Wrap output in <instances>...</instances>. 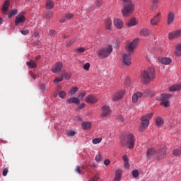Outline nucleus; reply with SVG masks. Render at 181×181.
<instances>
[{
  "label": "nucleus",
  "instance_id": "49530a36",
  "mask_svg": "<svg viewBox=\"0 0 181 181\" xmlns=\"http://www.w3.org/2000/svg\"><path fill=\"white\" fill-rule=\"evenodd\" d=\"M62 74H63V77L66 80H69L70 77H71V74L70 73L62 72Z\"/></svg>",
  "mask_w": 181,
  "mask_h": 181
},
{
  "label": "nucleus",
  "instance_id": "f8f14e48",
  "mask_svg": "<svg viewBox=\"0 0 181 181\" xmlns=\"http://www.w3.org/2000/svg\"><path fill=\"white\" fill-rule=\"evenodd\" d=\"M85 101L88 104H95V103H98V99L94 95H88L86 97Z\"/></svg>",
  "mask_w": 181,
  "mask_h": 181
},
{
  "label": "nucleus",
  "instance_id": "7c9ffc66",
  "mask_svg": "<svg viewBox=\"0 0 181 181\" xmlns=\"http://www.w3.org/2000/svg\"><path fill=\"white\" fill-rule=\"evenodd\" d=\"M27 66L30 69H36L37 67V64H36V62L30 60V62H27Z\"/></svg>",
  "mask_w": 181,
  "mask_h": 181
},
{
  "label": "nucleus",
  "instance_id": "e433bc0d",
  "mask_svg": "<svg viewBox=\"0 0 181 181\" xmlns=\"http://www.w3.org/2000/svg\"><path fill=\"white\" fill-rule=\"evenodd\" d=\"M76 91H78V88L77 86H74L69 90V93L70 95H74Z\"/></svg>",
  "mask_w": 181,
  "mask_h": 181
},
{
  "label": "nucleus",
  "instance_id": "20e7f679",
  "mask_svg": "<svg viewBox=\"0 0 181 181\" xmlns=\"http://www.w3.org/2000/svg\"><path fill=\"white\" fill-rule=\"evenodd\" d=\"M172 98V94L170 93H162L156 98L158 101L160 102V105H163L165 108L170 107V101L169 100Z\"/></svg>",
  "mask_w": 181,
  "mask_h": 181
},
{
  "label": "nucleus",
  "instance_id": "680f3d73",
  "mask_svg": "<svg viewBox=\"0 0 181 181\" xmlns=\"http://www.w3.org/2000/svg\"><path fill=\"white\" fill-rule=\"evenodd\" d=\"M110 163H111V161L109 159H106L104 160V165H105V166H108Z\"/></svg>",
  "mask_w": 181,
  "mask_h": 181
},
{
  "label": "nucleus",
  "instance_id": "aec40b11",
  "mask_svg": "<svg viewBox=\"0 0 181 181\" xmlns=\"http://www.w3.org/2000/svg\"><path fill=\"white\" fill-rule=\"evenodd\" d=\"M162 18V13H158L154 18L151 21V25L156 26L158 23L160 21V18Z\"/></svg>",
  "mask_w": 181,
  "mask_h": 181
},
{
  "label": "nucleus",
  "instance_id": "a19ab883",
  "mask_svg": "<svg viewBox=\"0 0 181 181\" xmlns=\"http://www.w3.org/2000/svg\"><path fill=\"white\" fill-rule=\"evenodd\" d=\"M10 5L11 4L9 3V1L6 0L3 5L2 9H4V11H8V8H9Z\"/></svg>",
  "mask_w": 181,
  "mask_h": 181
},
{
  "label": "nucleus",
  "instance_id": "6e6d98bb",
  "mask_svg": "<svg viewBox=\"0 0 181 181\" xmlns=\"http://www.w3.org/2000/svg\"><path fill=\"white\" fill-rule=\"evenodd\" d=\"M75 170H76V173H78L79 175H81V170L79 165L76 167Z\"/></svg>",
  "mask_w": 181,
  "mask_h": 181
},
{
  "label": "nucleus",
  "instance_id": "7ed1b4c3",
  "mask_svg": "<svg viewBox=\"0 0 181 181\" xmlns=\"http://www.w3.org/2000/svg\"><path fill=\"white\" fill-rule=\"evenodd\" d=\"M123 4L122 13L123 16H128L134 12V4L131 0H121Z\"/></svg>",
  "mask_w": 181,
  "mask_h": 181
},
{
  "label": "nucleus",
  "instance_id": "412c9836",
  "mask_svg": "<svg viewBox=\"0 0 181 181\" xmlns=\"http://www.w3.org/2000/svg\"><path fill=\"white\" fill-rule=\"evenodd\" d=\"M175 21V13L173 11H170L168 14L167 25H170L173 23Z\"/></svg>",
  "mask_w": 181,
  "mask_h": 181
},
{
  "label": "nucleus",
  "instance_id": "603ef678",
  "mask_svg": "<svg viewBox=\"0 0 181 181\" xmlns=\"http://www.w3.org/2000/svg\"><path fill=\"white\" fill-rule=\"evenodd\" d=\"M45 18H52V16H53V13L51 11H48L45 13Z\"/></svg>",
  "mask_w": 181,
  "mask_h": 181
},
{
  "label": "nucleus",
  "instance_id": "774afa93",
  "mask_svg": "<svg viewBox=\"0 0 181 181\" xmlns=\"http://www.w3.org/2000/svg\"><path fill=\"white\" fill-rule=\"evenodd\" d=\"M34 37H37L39 36V33L38 32H35L33 34Z\"/></svg>",
  "mask_w": 181,
  "mask_h": 181
},
{
  "label": "nucleus",
  "instance_id": "f704fd0d",
  "mask_svg": "<svg viewBox=\"0 0 181 181\" xmlns=\"http://www.w3.org/2000/svg\"><path fill=\"white\" fill-rule=\"evenodd\" d=\"M163 119H162V117H158L156 119V124L158 127H162V125H163Z\"/></svg>",
  "mask_w": 181,
  "mask_h": 181
},
{
  "label": "nucleus",
  "instance_id": "f257e3e1",
  "mask_svg": "<svg viewBox=\"0 0 181 181\" xmlns=\"http://www.w3.org/2000/svg\"><path fill=\"white\" fill-rule=\"evenodd\" d=\"M141 78L144 84L151 83L152 80H155V68L149 66L141 73Z\"/></svg>",
  "mask_w": 181,
  "mask_h": 181
},
{
  "label": "nucleus",
  "instance_id": "f3484780",
  "mask_svg": "<svg viewBox=\"0 0 181 181\" xmlns=\"http://www.w3.org/2000/svg\"><path fill=\"white\" fill-rule=\"evenodd\" d=\"M113 23L116 29H122L124 28V21L119 18H115Z\"/></svg>",
  "mask_w": 181,
  "mask_h": 181
},
{
  "label": "nucleus",
  "instance_id": "37998d69",
  "mask_svg": "<svg viewBox=\"0 0 181 181\" xmlns=\"http://www.w3.org/2000/svg\"><path fill=\"white\" fill-rule=\"evenodd\" d=\"M132 175L134 179H136L139 176V171H138V170H134Z\"/></svg>",
  "mask_w": 181,
  "mask_h": 181
},
{
  "label": "nucleus",
  "instance_id": "cd10ccee",
  "mask_svg": "<svg viewBox=\"0 0 181 181\" xmlns=\"http://www.w3.org/2000/svg\"><path fill=\"white\" fill-rule=\"evenodd\" d=\"M165 157H166V151L165 149L158 152V159L159 160H160L162 159H165Z\"/></svg>",
  "mask_w": 181,
  "mask_h": 181
},
{
  "label": "nucleus",
  "instance_id": "1a4fd4ad",
  "mask_svg": "<svg viewBox=\"0 0 181 181\" xmlns=\"http://www.w3.org/2000/svg\"><path fill=\"white\" fill-rule=\"evenodd\" d=\"M125 90L116 92L112 97V101H118V100H121V98H123L124 95H125Z\"/></svg>",
  "mask_w": 181,
  "mask_h": 181
},
{
  "label": "nucleus",
  "instance_id": "f03ea898",
  "mask_svg": "<svg viewBox=\"0 0 181 181\" xmlns=\"http://www.w3.org/2000/svg\"><path fill=\"white\" fill-rule=\"evenodd\" d=\"M120 142L123 146H127L129 149H133L135 146V136L132 134H127L121 139Z\"/></svg>",
  "mask_w": 181,
  "mask_h": 181
},
{
  "label": "nucleus",
  "instance_id": "2eb2a0df",
  "mask_svg": "<svg viewBox=\"0 0 181 181\" xmlns=\"http://www.w3.org/2000/svg\"><path fill=\"white\" fill-rule=\"evenodd\" d=\"M56 91H57L59 98H62V99L66 98V95L67 94L66 93V91L63 90L62 86H60V85L57 86L56 88Z\"/></svg>",
  "mask_w": 181,
  "mask_h": 181
},
{
  "label": "nucleus",
  "instance_id": "2f4dec72",
  "mask_svg": "<svg viewBox=\"0 0 181 181\" xmlns=\"http://www.w3.org/2000/svg\"><path fill=\"white\" fill-rule=\"evenodd\" d=\"M173 156L179 157L181 155V147L173 150Z\"/></svg>",
  "mask_w": 181,
  "mask_h": 181
},
{
  "label": "nucleus",
  "instance_id": "a211bd4d",
  "mask_svg": "<svg viewBox=\"0 0 181 181\" xmlns=\"http://www.w3.org/2000/svg\"><path fill=\"white\" fill-rule=\"evenodd\" d=\"M158 62H160V63H162V64H165V66H168L169 64H170V63H172V59L169 58V57H159L158 58Z\"/></svg>",
  "mask_w": 181,
  "mask_h": 181
},
{
  "label": "nucleus",
  "instance_id": "4be33fe9",
  "mask_svg": "<svg viewBox=\"0 0 181 181\" xmlns=\"http://www.w3.org/2000/svg\"><path fill=\"white\" fill-rule=\"evenodd\" d=\"M151 30L146 28H142L139 31L140 36H144V37H148V36H151Z\"/></svg>",
  "mask_w": 181,
  "mask_h": 181
},
{
  "label": "nucleus",
  "instance_id": "ea45409f",
  "mask_svg": "<svg viewBox=\"0 0 181 181\" xmlns=\"http://www.w3.org/2000/svg\"><path fill=\"white\" fill-rule=\"evenodd\" d=\"M76 40H77V38H74L69 41H67L66 45V47H70V46H72Z\"/></svg>",
  "mask_w": 181,
  "mask_h": 181
},
{
  "label": "nucleus",
  "instance_id": "69168bd1",
  "mask_svg": "<svg viewBox=\"0 0 181 181\" xmlns=\"http://www.w3.org/2000/svg\"><path fill=\"white\" fill-rule=\"evenodd\" d=\"M176 50H180L181 52V44H178L176 47H175Z\"/></svg>",
  "mask_w": 181,
  "mask_h": 181
},
{
  "label": "nucleus",
  "instance_id": "393cba45",
  "mask_svg": "<svg viewBox=\"0 0 181 181\" xmlns=\"http://www.w3.org/2000/svg\"><path fill=\"white\" fill-rule=\"evenodd\" d=\"M155 153H156V150L153 148H151L148 149L146 156L148 159H151V158L155 156Z\"/></svg>",
  "mask_w": 181,
  "mask_h": 181
},
{
  "label": "nucleus",
  "instance_id": "9d476101",
  "mask_svg": "<svg viewBox=\"0 0 181 181\" xmlns=\"http://www.w3.org/2000/svg\"><path fill=\"white\" fill-rule=\"evenodd\" d=\"M110 115H111V109L110 108V106L105 105L102 107L101 117L103 118H107V117H110Z\"/></svg>",
  "mask_w": 181,
  "mask_h": 181
},
{
  "label": "nucleus",
  "instance_id": "c85d7f7f",
  "mask_svg": "<svg viewBox=\"0 0 181 181\" xmlns=\"http://www.w3.org/2000/svg\"><path fill=\"white\" fill-rule=\"evenodd\" d=\"M122 159L124 162V168H125V169H129V163L128 160V156H127V155H124L122 156Z\"/></svg>",
  "mask_w": 181,
  "mask_h": 181
},
{
  "label": "nucleus",
  "instance_id": "0eeeda50",
  "mask_svg": "<svg viewBox=\"0 0 181 181\" xmlns=\"http://www.w3.org/2000/svg\"><path fill=\"white\" fill-rule=\"evenodd\" d=\"M138 39L134 40L132 42H130L129 45L127 46V50L128 53H134V50L136 49V46H138Z\"/></svg>",
  "mask_w": 181,
  "mask_h": 181
},
{
  "label": "nucleus",
  "instance_id": "79ce46f5",
  "mask_svg": "<svg viewBox=\"0 0 181 181\" xmlns=\"http://www.w3.org/2000/svg\"><path fill=\"white\" fill-rule=\"evenodd\" d=\"M100 180V174L96 173L93 177H92L88 181H98Z\"/></svg>",
  "mask_w": 181,
  "mask_h": 181
},
{
  "label": "nucleus",
  "instance_id": "9b49d317",
  "mask_svg": "<svg viewBox=\"0 0 181 181\" xmlns=\"http://www.w3.org/2000/svg\"><path fill=\"white\" fill-rule=\"evenodd\" d=\"M131 53H126L123 55V64L124 66H127L129 67V66H131L132 64V62H131Z\"/></svg>",
  "mask_w": 181,
  "mask_h": 181
},
{
  "label": "nucleus",
  "instance_id": "6e6552de",
  "mask_svg": "<svg viewBox=\"0 0 181 181\" xmlns=\"http://www.w3.org/2000/svg\"><path fill=\"white\" fill-rule=\"evenodd\" d=\"M63 69V62H58L54 64V65L52 68V71L54 73V74H57L62 71V69Z\"/></svg>",
  "mask_w": 181,
  "mask_h": 181
},
{
  "label": "nucleus",
  "instance_id": "864d4df0",
  "mask_svg": "<svg viewBox=\"0 0 181 181\" xmlns=\"http://www.w3.org/2000/svg\"><path fill=\"white\" fill-rule=\"evenodd\" d=\"M68 136H74L76 135V132L74 131H69L67 132Z\"/></svg>",
  "mask_w": 181,
  "mask_h": 181
},
{
  "label": "nucleus",
  "instance_id": "052dcab7",
  "mask_svg": "<svg viewBox=\"0 0 181 181\" xmlns=\"http://www.w3.org/2000/svg\"><path fill=\"white\" fill-rule=\"evenodd\" d=\"M175 56H177V57L181 56V51H180L179 49H175Z\"/></svg>",
  "mask_w": 181,
  "mask_h": 181
},
{
  "label": "nucleus",
  "instance_id": "e2e57ef3",
  "mask_svg": "<svg viewBox=\"0 0 181 181\" xmlns=\"http://www.w3.org/2000/svg\"><path fill=\"white\" fill-rule=\"evenodd\" d=\"M85 107H86V103H82L78 106V110H83V108H85Z\"/></svg>",
  "mask_w": 181,
  "mask_h": 181
},
{
  "label": "nucleus",
  "instance_id": "ddd939ff",
  "mask_svg": "<svg viewBox=\"0 0 181 181\" xmlns=\"http://www.w3.org/2000/svg\"><path fill=\"white\" fill-rule=\"evenodd\" d=\"M26 21V17L23 16V13H20L18 16L16 17L15 20V25L16 26H18L19 23H23Z\"/></svg>",
  "mask_w": 181,
  "mask_h": 181
},
{
  "label": "nucleus",
  "instance_id": "09e8293b",
  "mask_svg": "<svg viewBox=\"0 0 181 181\" xmlns=\"http://www.w3.org/2000/svg\"><path fill=\"white\" fill-rule=\"evenodd\" d=\"M86 93L85 91H83V92H81L79 94H78V98H80L81 100H83V98H84V97H86Z\"/></svg>",
  "mask_w": 181,
  "mask_h": 181
},
{
  "label": "nucleus",
  "instance_id": "bf43d9fd",
  "mask_svg": "<svg viewBox=\"0 0 181 181\" xmlns=\"http://www.w3.org/2000/svg\"><path fill=\"white\" fill-rule=\"evenodd\" d=\"M8 168H6L3 170V176H6V175H8Z\"/></svg>",
  "mask_w": 181,
  "mask_h": 181
},
{
  "label": "nucleus",
  "instance_id": "6ab92c4d",
  "mask_svg": "<svg viewBox=\"0 0 181 181\" xmlns=\"http://www.w3.org/2000/svg\"><path fill=\"white\" fill-rule=\"evenodd\" d=\"M143 95L144 93H142L141 92L135 93L132 96V103H134V104H136V102L139 101V100L142 98Z\"/></svg>",
  "mask_w": 181,
  "mask_h": 181
},
{
  "label": "nucleus",
  "instance_id": "4468645a",
  "mask_svg": "<svg viewBox=\"0 0 181 181\" xmlns=\"http://www.w3.org/2000/svg\"><path fill=\"white\" fill-rule=\"evenodd\" d=\"M74 18V14L72 13H66L63 18L59 20L60 23H64L67 22V21H70V19H73Z\"/></svg>",
  "mask_w": 181,
  "mask_h": 181
},
{
  "label": "nucleus",
  "instance_id": "5fc2aeb1",
  "mask_svg": "<svg viewBox=\"0 0 181 181\" xmlns=\"http://www.w3.org/2000/svg\"><path fill=\"white\" fill-rule=\"evenodd\" d=\"M39 89L40 90V91H45V90H46V86L43 84L40 85Z\"/></svg>",
  "mask_w": 181,
  "mask_h": 181
},
{
  "label": "nucleus",
  "instance_id": "a18cd8bd",
  "mask_svg": "<svg viewBox=\"0 0 181 181\" xmlns=\"http://www.w3.org/2000/svg\"><path fill=\"white\" fill-rule=\"evenodd\" d=\"M18 13V11L17 10H12L8 15V19H11V16H15V15H16Z\"/></svg>",
  "mask_w": 181,
  "mask_h": 181
},
{
  "label": "nucleus",
  "instance_id": "4c0bfd02",
  "mask_svg": "<svg viewBox=\"0 0 181 181\" xmlns=\"http://www.w3.org/2000/svg\"><path fill=\"white\" fill-rule=\"evenodd\" d=\"M63 74H62L60 77L55 78V79L54 80V84H59V83L63 81Z\"/></svg>",
  "mask_w": 181,
  "mask_h": 181
},
{
  "label": "nucleus",
  "instance_id": "bb28decb",
  "mask_svg": "<svg viewBox=\"0 0 181 181\" xmlns=\"http://www.w3.org/2000/svg\"><path fill=\"white\" fill-rule=\"evenodd\" d=\"M136 25H138V21H136V18H132L128 21L127 25L129 28H132V26H136Z\"/></svg>",
  "mask_w": 181,
  "mask_h": 181
},
{
  "label": "nucleus",
  "instance_id": "c9c22d12",
  "mask_svg": "<svg viewBox=\"0 0 181 181\" xmlns=\"http://www.w3.org/2000/svg\"><path fill=\"white\" fill-rule=\"evenodd\" d=\"M181 89V85H173L170 88V91H179Z\"/></svg>",
  "mask_w": 181,
  "mask_h": 181
},
{
  "label": "nucleus",
  "instance_id": "c756f323",
  "mask_svg": "<svg viewBox=\"0 0 181 181\" xmlns=\"http://www.w3.org/2000/svg\"><path fill=\"white\" fill-rule=\"evenodd\" d=\"M54 6V1L53 0H47L46 1V8L52 9Z\"/></svg>",
  "mask_w": 181,
  "mask_h": 181
},
{
  "label": "nucleus",
  "instance_id": "c03bdc74",
  "mask_svg": "<svg viewBox=\"0 0 181 181\" xmlns=\"http://www.w3.org/2000/svg\"><path fill=\"white\" fill-rule=\"evenodd\" d=\"M101 141H103L102 138H95V139H93L92 143L94 145H97V144H100L101 142Z\"/></svg>",
  "mask_w": 181,
  "mask_h": 181
},
{
  "label": "nucleus",
  "instance_id": "473e14b6",
  "mask_svg": "<svg viewBox=\"0 0 181 181\" xmlns=\"http://www.w3.org/2000/svg\"><path fill=\"white\" fill-rule=\"evenodd\" d=\"M158 4L159 0H152L151 8L153 9V11H156V9L158 8Z\"/></svg>",
  "mask_w": 181,
  "mask_h": 181
},
{
  "label": "nucleus",
  "instance_id": "39448f33",
  "mask_svg": "<svg viewBox=\"0 0 181 181\" xmlns=\"http://www.w3.org/2000/svg\"><path fill=\"white\" fill-rule=\"evenodd\" d=\"M153 115V114L150 113V114L146 115L145 116L141 117V124H140V127H139V131L140 132H144V131H145V129H146L148 127H149V119L152 118Z\"/></svg>",
  "mask_w": 181,
  "mask_h": 181
},
{
  "label": "nucleus",
  "instance_id": "338daca9",
  "mask_svg": "<svg viewBox=\"0 0 181 181\" xmlns=\"http://www.w3.org/2000/svg\"><path fill=\"white\" fill-rule=\"evenodd\" d=\"M31 77H33V80L36 79V75L33 74V72H30Z\"/></svg>",
  "mask_w": 181,
  "mask_h": 181
},
{
  "label": "nucleus",
  "instance_id": "423d86ee",
  "mask_svg": "<svg viewBox=\"0 0 181 181\" xmlns=\"http://www.w3.org/2000/svg\"><path fill=\"white\" fill-rule=\"evenodd\" d=\"M112 53V46L108 45L106 47L100 49L98 51V56L100 59H107Z\"/></svg>",
  "mask_w": 181,
  "mask_h": 181
},
{
  "label": "nucleus",
  "instance_id": "4d7b16f0",
  "mask_svg": "<svg viewBox=\"0 0 181 181\" xmlns=\"http://www.w3.org/2000/svg\"><path fill=\"white\" fill-rule=\"evenodd\" d=\"M95 5H96V6H101V5H103V1L102 0H96Z\"/></svg>",
  "mask_w": 181,
  "mask_h": 181
},
{
  "label": "nucleus",
  "instance_id": "b1692460",
  "mask_svg": "<svg viewBox=\"0 0 181 181\" xmlns=\"http://www.w3.org/2000/svg\"><path fill=\"white\" fill-rule=\"evenodd\" d=\"M105 25L106 30H112V21L110 18L105 20Z\"/></svg>",
  "mask_w": 181,
  "mask_h": 181
},
{
  "label": "nucleus",
  "instance_id": "8fccbe9b",
  "mask_svg": "<svg viewBox=\"0 0 181 181\" xmlns=\"http://www.w3.org/2000/svg\"><path fill=\"white\" fill-rule=\"evenodd\" d=\"M83 70H86V71L90 70V63L88 62V63L85 64L83 66Z\"/></svg>",
  "mask_w": 181,
  "mask_h": 181
},
{
  "label": "nucleus",
  "instance_id": "de8ad7c7",
  "mask_svg": "<svg viewBox=\"0 0 181 181\" xmlns=\"http://www.w3.org/2000/svg\"><path fill=\"white\" fill-rule=\"evenodd\" d=\"M95 160L96 162H101V160H103V158H101V154L100 153H98L96 156H95Z\"/></svg>",
  "mask_w": 181,
  "mask_h": 181
},
{
  "label": "nucleus",
  "instance_id": "5701e85b",
  "mask_svg": "<svg viewBox=\"0 0 181 181\" xmlns=\"http://www.w3.org/2000/svg\"><path fill=\"white\" fill-rule=\"evenodd\" d=\"M66 103L67 104H76V105H78V104H80V99L76 97H72L67 99Z\"/></svg>",
  "mask_w": 181,
  "mask_h": 181
},
{
  "label": "nucleus",
  "instance_id": "dca6fc26",
  "mask_svg": "<svg viewBox=\"0 0 181 181\" xmlns=\"http://www.w3.org/2000/svg\"><path fill=\"white\" fill-rule=\"evenodd\" d=\"M181 36V30H177L173 32H171L168 35V39L172 40V39H177V37H180Z\"/></svg>",
  "mask_w": 181,
  "mask_h": 181
},
{
  "label": "nucleus",
  "instance_id": "72a5a7b5",
  "mask_svg": "<svg viewBox=\"0 0 181 181\" xmlns=\"http://www.w3.org/2000/svg\"><path fill=\"white\" fill-rule=\"evenodd\" d=\"M82 128L85 130H88L91 128V122H83L82 123Z\"/></svg>",
  "mask_w": 181,
  "mask_h": 181
},
{
  "label": "nucleus",
  "instance_id": "13d9d810",
  "mask_svg": "<svg viewBox=\"0 0 181 181\" xmlns=\"http://www.w3.org/2000/svg\"><path fill=\"white\" fill-rule=\"evenodd\" d=\"M56 35V30H51L49 32V36H54Z\"/></svg>",
  "mask_w": 181,
  "mask_h": 181
},
{
  "label": "nucleus",
  "instance_id": "a878e982",
  "mask_svg": "<svg viewBox=\"0 0 181 181\" xmlns=\"http://www.w3.org/2000/svg\"><path fill=\"white\" fill-rule=\"evenodd\" d=\"M122 170L118 169L115 172V181H121V177H122Z\"/></svg>",
  "mask_w": 181,
  "mask_h": 181
},
{
  "label": "nucleus",
  "instance_id": "58836bf2",
  "mask_svg": "<svg viewBox=\"0 0 181 181\" xmlns=\"http://www.w3.org/2000/svg\"><path fill=\"white\" fill-rule=\"evenodd\" d=\"M74 52L76 54L84 53V52H86V49H84V47H78L75 49Z\"/></svg>",
  "mask_w": 181,
  "mask_h": 181
},
{
  "label": "nucleus",
  "instance_id": "3c124183",
  "mask_svg": "<svg viewBox=\"0 0 181 181\" xmlns=\"http://www.w3.org/2000/svg\"><path fill=\"white\" fill-rule=\"evenodd\" d=\"M21 33L23 34L24 36H26L27 35H29L30 31L29 30H21Z\"/></svg>",
  "mask_w": 181,
  "mask_h": 181
},
{
  "label": "nucleus",
  "instance_id": "0e129e2a",
  "mask_svg": "<svg viewBox=\"0 0 181 181\" xmlns=\"http://www.w3.org/2000/svg\"><path fill=\"white\" fill-rule=\"evenodd\" d=\"M118 119L119 121H120V122H124V121H125V119H124V117H122V115H119L118 117Z\"/></svg>",
  "mask_w": 181,
  "mask_h": 181
}]
</instances>
